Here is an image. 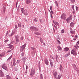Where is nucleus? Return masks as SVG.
Wrapping results in <instances>:
<instances>
[{
	"label": "nucleus",
	"instance_id": "27",
	"mask_svg": "<svg viewBox=\"0 0 79 79\" xmlns=\"http://www.w3.org/2000/svg\"><path fill=\"white\" fill-rule=\"evenodd\" d=\"M63 68L62 66V65L60 64V71L62 70V69Z\"/></svg>",
	"mask_w": 79,
	"mask_h": 79
},
{
	"label": "nucleus",
	"instance_id": "42",
	"mask_svg": "<svg viewBox=\"0 0 79 79\" xmlns=\"http://www.w3.org/2000/svg\"><path fill=\"white\" fill-rule=\"evenodd\" d=\"M12 47H13V46H12V45H9V47H8V48H11Z\"/></svg>",
	"mask_w": 79,
	"mask_h": 79
},
{
	"label": "nucleus",
	"instance_id": "10",
	"mask_svg": "<svg viewBox=\"0 0 79 79\" xmlns=\"http://www.w3.org/2000/svg\"><path fill=\"white\" fill-rule=\"evenodd\" d=\"M31 2V1L30 0H26V3L27 4H29Z\"/></svg>",
	"mask_w": 79,
	"mask_h": 79
},
{
	"label": "nucleus",
	"instance_id": "4",
	"mask_svg": "<svg viewBox=\"0 0 79 79\" xmlns=\"http://www.w3.org/2000/svg\"><path fill=\"white\" fill-rule=\"evenodd\" d=\"M72 19V16H70L69 18L67 19H66V21L68 23H69V22Z\"/></svg>",
	"mask_w": 79,
	"mask_h": 79
},
{
	"label": "nucleus",
	"instance_id": "60",
	"mask_svg": "<svg viewBox=\"0 0 79 79\" xmlns=\"http://www.w3.org/2000/svg\"><path fill=\"white\" fill-rule=\"evenodd\" d=\"M18 61H19V60H17V63H19V62H18Z\"/></svg>",
	"mask_w": 79,
	"mask_h": 79
},
{
	"label": "nucleus",
	"instance_id": "14",
	"mask_svg": "<svg viewBox=\"0 0 79 79\" xmlns=\"http://www.w3.org/2000/svg\"><path fill=\"white\" fill-rule=\"evenodd\" d=\"M56 74H57V72H56L54 74V76L55 78H56Z\"/></svg>",
	"mask_w": 79,
	"mask_h": 79
},
{
	"label": "nucleus",
	"instance_id": "25",
	"mask_svg": "<svg viewBox=\"0 0 79 79\" xmlns=\"http://www.w3.org/2000/svg\"><path fill=\"white\" fill-rule=\"evenodd\" d=\"M34 20L35 22H38V21L37 20L36 18L34 19Z\"/></svg>",
	"mask_w": 79,
	"mask_h": 79
},
{
	"label": "nucleus",
	"instance_id": "38",
	"mask_svg": "<svg viewBox=\"0 0 79 79\" xmlns=\"http://www.w3.org/2000/svg\"><path fill=\"white\" fill-rule=\"evenodd\" d=\"M61 32L62 33H64V30H62L61 31Z\"/></svg>",
	"mask_w": 79,
	"mask_h": 79
},
{
	"label": "nucleus",
	"instance_id": "37",
	"mask_svg": "<svg viewBox=\"0 0 79 79\" xmlns=\"http://www.w3.org/2000/svg\"><path fill=\"white\" fill-rule=\"evenodd\" d=\"M75 0H71V1L72 2L74 3L75 2Z\"/></svg>",
	"mask_w": 79,
	"mask_h": 79
},
{
	"label": "nucleus",
	"instance_id": "56",
	"mask_svg": "<svg viewBox=\"0 0 79 79\" xmlns=\"http://www.w3.org/2000/svg\"><path fill=\"white\" fill-rule=\"evenodd\" d=\"M15 62V58H14L13 59V62Z\"/></svg>",
	"mask_w": 79,
	"mask_h": 79
},
{
	"label": "nucleus",
	"instance_id": "32",
	"mask_svg": "<svg viewBox=\"0 0 79 79\" xmlns=\"http://www.w3.org/2000/svg\"><path fill=\"white\" fill-rule=\"evenodd\" d=\"M32 29H35V30H36V29H37V28H36V27H32Z\"/></svg>",
	"mask_w": 79,
	"mask_h": 79
},
{
	"label": "nucleus",
	"instance_id": "55",
	"mask_svg": "<svg viewBox=\"0 0 79 79\" xmlns=\"http://www.w3.org/2000/svg\"><path fill=\"white\" fill-rule=\"evenodd\" d=\"M17 4H18V2H17L16 3V7H17Z\"/></svg>",
	"mask_w": 79,
	"mask_h": 79
},
{
	"label": "nucleus",
	"instance_id": "11",
	"mask_svg": "<svg viewBox=\"0 0 79 79\" xmlns=\"http://www.w3.org/2000/svg\"><path fill=\"white\" fill-rule=\"evenodd\" d=\"M6 79H12L10 76L8 75L6 76Z\"/></svg>",
	"mask_w": 79,
	"mask_h": 79
},
{
	"label": "nucleus",
	"instance_id": "49",
	"mask_svg": "<svg viewBox=\"0 0 79 79\" xmlns=\"http://www.w3.org/2000/svg\"><path fill=\"white\" fill-rule=\"evenodd\" d=\"M50 9L51 10H52V6H50Z\"/></svg>",
	"mask_w": 79,
	"mask_h": 79
},
{
	"label": "nucleus",
	"instance_id": "23",
	"mask_svg": "<svg viewBox=\"0 0 79 79\" xmlns=\"http://www.w3.org/2000/svg\"><path fill=\"white\" fill-rule=\"evenodd\" d=\"M70 55V53L69 52L68 53V54L65 55V57H67V56H69Z\"/></svg>",
	"mask_w": 79,
	"mask_h": 79
},
{
	"label": "nucleus",
	"instance_id": "62",
	"mask_svg": "<svg viewBox=\"0 0 79 79\" xmlns=\"http://www.w3.org/2000/svg\"><path fill=\"white\" fill-rule=\"evenodd\" d=\"M3 13H5V10H3Z\"/></svg>",
	"mask_w": 79,
	"mask_h": 79
},
{
	"label": "nucleus",
	"instance_id": "28",
	"mask_svg": "<svg viewBox=\"0 0 79 79\" xmlns=\"http://www.w3.org/2000/svg\"><path fill=\"white\" fill-rule=\"evenodd\" d=\"M18 26L19 27H21V23L20 22L19 23L18 25Z\"/></svg>",
	"mask_w": 79,
	"mask_h": 79
},
{
	"label": "nucleus",
	"instance_id": "40",
	"mask_svg": "<svg viewBox=\"0 0 79 79\" xmlns=\"http://www.w3.org/2000/svg\"><path fill=\"white\" fill-rule=\"evenodd\" d=\"M12 50V49H11V50H9L7 51V52H8V53H9V52H11Z\"/></svg>",
	"mask_w": 79,
	"mask_h": 79
},
{
	"label": "nucleus",
	"instance_id": "64",
	"mask_svg": "<svg viewBox=\"0 0 79 79\" xmlns=\"http://www.w3.org/2000/svg\"><path fill=\"white\" fill-rule=\"evenodd\" d=\"M43 44H44V46H45V45H46L45 44V43H44Z\"/></svg>",
	"mask_w": 79,
	"mask_h": 79
},
{
	"label": "nucleus",
	"instance_id": "47",
	"mask_svg": "<svg viewBox=\"0 0 79 79\" xmlns=\"http://www.w3.org/2000/svg\"><path fill=\"white\" fill-rule=\"evenodd\" d=\"M23 37H21V38H20V39L21 40H23Z\"/></svg>",
	"mask_w": 79,
	"mask_h": 79
},
{
	"label": "nucleus",
	"instance_id": "35",
	"mask_svg": "<svg viewBox=\"0 0 79 79\" xmlns=\"http://www.w3.org/2000/svg\"><path fill=\"white\" fill-rule=\"evenodd\" d=\"M57 44H61L60 42V41L59 40H58L57 41Z\"/></svg>",
	"mask_w": 79,
	"mask_h": 79
},
{
	"label": "nucleus",
	"instance_id": "52",
	"mask_svg": "<svg viewBox=\"0 0 79 79\" xmlns=\"http://www.w3.org/2000/svg\"><path fill=\"white\" fill-rule=\"evenodd\" d=\"M28 68V66H27V65H26V69L27 70V69Z\"/></svg>",
	"mask_w": 79,
	"mask_h": 79
},
{
	"label": "nucleus",
	"instance_id": "2",
	"mask_svg": "<svg viewBox=\"0 0 79 79\" xmlns=\"http://www.w3.org/2000/svg\"><path fill=\"white\" fill-rule=\"evenodd\" d=\"M76 51V49L74 48L71 51V54H73V55H77V53Z\"/></svg>",
	"mask_w": 79,
	"mask_h": 79
},
{
	"label": "nucleus",
	"instance_id": "31",
	"mask_svg": "<svg viewBox=\"0 0 79 79\" xmlns=\"http://www.w3.org/2000/svg\"><path fill=\"white\" fill-rule=\"evenodd\" d=\"M40 78L41 79H43V75L41 74L40 75Z\"/></svg>",
	"mask_w": 79,
	"mask_h": 79
},
{
	"label": "nucleus",
	"instance_id": "57",
	"mask_svg": "<svg viewBox=\"0 0 79 79\" xmlns=\"http://www.w3.org/2000/svg\"><path fill=\"white\" fill-rule=\"evenodd\" d=\"M51 17L52 18H53V16H52V15H51Z\"/></svg>",
	"mask_w": 79,
	"mask_h": 79
},
{
	"label": "nucleus",
	"instance_id": "17",
	"mask_svg": "<svg viewBox=\"0 0 79 79\" xmlns=\"http://www.w3.org/2000/svg\"><path fill=\"white\" fill-rule=\"evenodd\" d=\"M4 55H5V53L3 52L2 53H1L0 54V56H1V57L3 56Z\"/></svg>",
	"mask_w": 79,
	"mask_h": 79
},
{
	"label": "nucleus",
	"instance_id": "13",
	"mask_svg": "<svg viewBox=\"0 0 79 79\" xmlns=\"http://www.w3.org/2000/svg\"><path fill=\"white\" fill-rule=\"evenodd\" d=\"M74 23L73 22H72L70 24V25L72 27H73L74 26Z\"/></svg>",
	"mask_w": 79,
	"mask_h": 79
},
{
	"label": "nucleus",
	"instance_id": "26",
	"mask_svg": "<svg viewBox=\"0 0 79 79\" xmlns=\"http://www.w3.org/2000/svg\"><path fill=\"white\" fill-rule=\"evenodd\" d=\"M40 42H41L42 43H43V39L42 38H40Z\"/></svg>",
	"mask_w": 79,
	"mask_h": 79
},
{
	"label": "nucleus",
	"instance_id": "30",
	"mask_svg": "<svg viewBox=\"0 0 79 79\" xmlns=\"http://www.w3.org/2000/svg\"><path fill=\"white\" fill-rule=\"evenodd\" d=\"M55 4H56V6H58V3H57V1H56L55 2Z\"/></svg>",
	"mask_w": 79,
	"mask_h": 79
},
{
	"label": "nucleus",
	"instance_id": "9",
	"mask_svg": "<svg viewBox=\"0 0 79 79\" xmlns=\"http://www.w3.org/2000/svg\"><path fill=\"white\" fill-rule=\"evenodd\" d=\"M45 64L48 65L49 62L48 60L47 59H45Z\"/></svg>",
	"mask_w": 79,
	"mask_h": 79
},
{
	"label": "nucleus",
	"instance_id": "45",
	"mask_svg": "<svg viewBox=\"0 0 79 79\" xmlns=\"http://www.w3.org/2000/svg\"><path fill=\"white\" fill-rule=\"evenodd\" d=\"M74 47H75V48L76 49H77V46H75Z\"/></svg>",
	"mask_w": 79,
	"mask_h": 79
},
{
	"label": "nucleus",
	"instance_id": "41",
	"mask_svg": "<svg viewBox=\"0 0 79 79\" xmlns=\"http://www.w3.org/2000/svg\"><path fill=\"white\" fill-rule=\"evenodd\" d=\"M13 64L14 66H15L16 65V63L15 62H13Z\"/></svg>",
	"mask_w": 79,
	"mask_h": 79
},
{
	"label": "nucleus",
	"instance_id": "54",
	"mask_svg": "<svg viewBox=\"0 0 79 79\" xmlns=\"http://www.w3.org/2000/svg\"><path fill=\"white\" fill-rule=\"evenodd\" d=\"M24 20L26 22H27V20L26 19H25Z\"/></svg>",
	"mask_w": 79,
	"mask_h": 79
},
{
	"label": "nucleus",
	"instance_id": "33",
	"mask_svg": "<svg viewBox=\"0 0 79 79\" xmlns=\"http://www.w3.org/2000/svg\"><path fill=\"white\" fill-rule=\"evenodd\" d=\"M16 42H19V39H16Z\"/></svg>",
	"mask_w": 79,
	"mask_h": 79
},
{
	"label": "nucleus",
	"instance_id": "24",
	"mask_svg": "<svg viewBox=\"0 0 79 79\" xmlns=\"http://www.w3.org/2000/svg\"><path fill=\"white\" fill-rule=\"evenodd\" d=\"M23 14H24V15H28V13H27V12L26 11V12H24V13H23Z\"/></svg>",
	"mask_w": 79,
	"mask_h": 79
},
{
	"label": "nucleus",
	"instance_id": "58",
	"mask_svg": "<svg viewBox=\"0 0 79 79\" xmlns=\"http://www.w3.org/2000/svg\"><path fill=\"white\" fill-rule=\"evenodd\" d=\"M77 9H78V7L76 6V10H77Z\"/></svg>",
	"mask_w": 79,
	"mask_h": 79
},
{
	"label": "nucleus",
	"instance_id": "53",
	"mask_svg": "<svg viewBox=\"0 0 79 79\" xmlns=\"http://www.w3.org/2000/svg\"><path fill=\"white\" fill-rule=\"evenodd\" d=\"M76 39H77L78 38L77 35H75V37Z\"/></svg>",
	"mask_w": 79,
	"mask_h": 79
},
{
	"label": "nucleus",
	"instance_id": "59",
	"mask_svg": "<svg viewBox=\"0 0 79 79\" xmlns=\"http://www.w3.org/2000/svg\"><path fill=\"white\" fill-rule=\"evenodd\" d=\"M27 71H26V72H25V73L26 74H27Z\"/></svg>",
	"mask_w": 79,
	"mask_h": 79
},
{
	"label": "nucleus",
	"instance_id": "34",
	"mask_svg": "<svg viewBox=\"0 0 79 79\" xmlns=\"http://www.w3.org/2000/svg\"><path fill=\"white\" fill-rule=\"evenodd\" d=\"M24 55V52H23L21 54V56H22V57H23Z\"/></svg>",
	"mask_w": 79,
	"mask_h": 79
},
{
	"label": "nucleus",
	"instance_id": "43",
	"mask_svg": "<svg viewBox=\"0 0 79 79\" xmlns=\"http://www.w3.org/2000/svg\"><path fill=\"white\" fill-rule=\"evenodd\" d=\"M12 56H10V57L9 58V59H8V60H10L11 59V58H12Z\"/></svg>",
	"mask_w": 79,
	"mask_h": 79
},
{
	"label": "nucleus",
	"instance_id": "7",
	"mask_svg": "<svg viewBox=\"0 0 79 79\" xmlns=\"http://www.w3.org/2000/svg\"><path fill=\"white\" fill-rule=\"evenodd\" d=\"M53 22L54 23L56 26H57L58 28L59 27V23L58 22H56V21H54V20H53Z\"/></svg>",
	"mask_w": 79,
	"mask_h": 79
},
{
	"label": "nucleus",
	"instance_id": "21",
	"mask_svg": "<svg viewBox=\"0 0 79 79\" xmlns=\"http://www.w3.org/2000/svg\"><path fill=\"white\" fill-rule=\"evenodd\" d=\"M70 32L71 34H75V31H73V30H71L70 31Z\"/></svg>",
	"mask_w": 79,
	"mask_h": 79
},
{
	"label": "nucleus",
	"instance_id": "6",
	"mask_svg": "<svg viewBox=\"0 0 79 79\" xmlns=\"http://www.w3.org/2000/svg\"><path fill=\"white\" fill-rule=\"evenodd\" d=\"M26 46V45L24 44L22 46V49H21L20 50L21 52H22L23 51V50L25 48Z\"/></svg>",
	"mask_w": 79,
	"mask_h": 79
},
{
	"label": "nucleus",
	"instance_id": "22",
	"mask_svg": "<svg viewBox=\"0 0 79 79\" xmlns=\"http://www.w3.org/2000/svg\"><path fill=\"white\" fill-rule=\"evenodd\" d=\"M22 60L25 63L26 60L25 57H23L22 59Z\"/></svg>",
	"mask_w": 79,
	"mask_h": 79
},
{
	"label": "nucleus",
	"instance_id": "48",
	"mask_svg": "<svg viewBox=\"0 0 79 79\" xmlns=\"http://www.w3.org/2000/svg\"><path fill=\"white\" fill-rule=\"evenodd\" d=\"M74 6H72V9H73V10H74Z\"/></svg>",
	"mask_w": 79,
	"mask_h": 79
},
{
	"label": "nucleus",
	"instance_id": "46",
	"mask_svg": "<svg viewBox=\"0 0 79 79\" xmlns=\"http://www.w3.org/2000/svg\"><path fill=\"white\" fill-rule=\"evenodd\" d=\"M8 40H5L4 42H5V43H6V42H8Z\"/></svg>",
	"mask_w": 79,
	"mask_h": 79
},
{
	"label": "nucleus",
	"instance_id": "8",
	"mask_svg": "<svg viewBox=\"0 0 79 79\" xmlns=\"http://www.w3.org/2000/svg\"><path fill=\"white\" fill-rule=\"evenodd\" d=\"M4 76V73L2 71L0 70V77H3Z\"/></svg>",
	"mask_w": 79,
	"mask_h": 79
},
{
	"label": "nucleus",
	"instance_id": "51",
	"mask_svg": "<svg viewBox=\"0 0 79 79\" xmlns=\"http://www.w3.org/2000/svg\"><path fill=\"white\" fill-rule=\"evenodd\" d=\"M76 65L74 64V65H73V68H75V67H76Z\"/></svg>",
	"mask_w": 79,
	"mask_h": 79
},
{
	"label": "nucleus",
	"instance_id": "15",
	"mask_svg": "<svg viewBox=\"0 0 79 79\" xmlns=\"http://www.w3.org/2000/svg\"><path fill=\"white\" fill-rule=\"evenodd\" d=\"M57 48L59 50H62V48L59 46H58Z\"/></svg>",
	"mask_w": 79,
	"mask_h": 79
},
{
	"label": "nucleus",
	"instance_id": "18",
	"mask_svg": "<svg viewBox=\"0 0 79 79\" xmlns=\"http://www.w3.org/2000/svg\"><path fill=\"white\" fill-rule=\"evenodd\" d=\"M58 59H59V57L57 55H56V60L58 62Z\"/></svg>",
	"mask_w": 79,
	"mask_h": 79
},
{
	"label": "nucleus",
	"instance_id": "39",
	"mask_svg": "<svg viewBox=\"0 0 79 79\" xmlns=\"http://www.w3.org/2000/svg\"><path fill=\"white\" fill-rule=\"evenodd\" d=\"M15 28L16 29H17L18 28V26L17 25H15Z\"/></svg>",
	"mask_w": 79,
	"mask_h": 79
},
{
	"label": "nucleus",
	"instance_id": "36",
	"mask_svg": "<svg viewBox=\"0 0 79 79\" xmlns=\"http://www.w3.org/2000/svg\"><path fill=\"white\" fill-rule=\"evenodd\" d=\"M35 34L36 35H41L39 33H38V32L35 33Z\"/></svg>",
	"mask_w": 79,
	"mask_h": 79
},
{
	"label": "nucleus",
	"instance_id": "63",
	"mask_svg": "<svg viewBox=\"0 0 79 79\" xmlns=\"http://www.w3.org/2000/svg\"><path fill=\"white\" fill-rule=\"evenodd\" d=\"M77 43H78V44H79V41H78V42H77Z\"/></svg>",
	"mask_w": 79,
	"mask_h": 79
},
{
	"label": "nucleus",
	"instance_id": "29",
	"mask_svg": "<svg viewBox=\"0 0 79 79\" xmlns=\"http://www.w3.org/2000/svg\"><path fill=\"white\" fill-rule=\"evenodd\" d=\"M15 39H19V36L18 35H17L15 36Z\"/></svg>",
	"mask_w": 79,
	"mask_h": 79
},
{
	"label": "nucleus",
	"instance_id": "12",
	"mask_svg": "<svg viewBox=\"0 0 79 79\" xmlns=\"http://www.w3.org/2000/svg\"><path fill=\"white\" fill-rule=\"evenodd\" d=\"M50 64L52 67V68L53 67V63L52 62V61H50Z\"/></svg>",
	"mask_w": 79,
	"mask_h": 79
},
{
	"label": "nucleus",
	"instance_id": "19",
	"mask_svg": "<svg viewBox=\"0 0 79 79\" xmlns=\"http://www.w3.org/2000/svg\"><path fill=\"white\" fill-rule=\"evenodd\" d=\"M61 76H62L61 74H60L59 75L58 77V79H60L61 78Z\"/></svg>",
	"mask_w": 79,
	"mask_h": 79
},
{
	"label": "nucleus",
	"instance_id": "5",
	"mask_svg": "<svg viewBox=\"0 0 79 79\" xmlns=\"http://www.w3.org/2000/svg\"><path fill=\"white\" fill-rule=\"evenodd\" d=\"M61 18L62 19L65 20V19L66 18V15L64 14H63L61 16Z\"/></svg>",
	"mask_w": 79,
	"mask_h": 79
},
{
	"label": "nucleus",
	"instance_id": "3",
	"mask_svg": "<svg viewBox=\"0 0 79 79\" xmlns=\"http://www.w3.org/2000/svg\"><path fill=\"white\" fill-rule=\"evenodd\" d=\"M2 68L3 69H4L5 70L7 71L8 70L7 69V67H6V65H5V64H3L2 65Z\"/></svg>",
	"mask_w": 79,
	"mask_h": 79
},
{
	"label": "nucleus",
	"instance_id": "44",
	"mask_svg": "<svg viewBox=\"0 0 79 79\" xmlns=\"http://www.w3.org/2000/svg\"><path fill=\"white\" fill-rule=\"evenodd\" d=\"M54 27H55V28L56 29V30H57L58 29V28H57V26L56 27L55 26V25H54Z\"/></svg>",
	"mask_w": 79,
	"mask_h": 79
},
{
	"label": "nucleus",
	"instance_id": "20",
	"mask_svg": "<svg viewBox=\"0 0 79 79\" xmlns=\"http://www.w3.org/2000/svg\"><path fill=\"white\" fill-rule=\"evenodd\" d=\"M21 11H22V13L23 14L24 13V12H25V10H24V9L23 8H22L21 9Z\"/></svg>",
	"mask_w": 79,
	"mask_h": 79
},
{
	"label": "nucleus",
	"instance_id": "50",
	"mask_svg": "<svg viewBox=\"0 0 79 79\" xmlns=\"http://www.w3.org/2000/svg\"><path fill=\"white\" fill-rule=\"evenodd\" d=\"M31 49H32V50H34L35 49V48H34L31 47Z\"/></svg>",
	"mask_w": 79,
	"mask_h": 79
},
{
	"label": "nucleus",
	"instance_id": "61",
	"mask_svg": "<svg viewBox=\"0 0 79 79\" xmlns=\"http://www.w3.org/2000/svg\"><path fill=\"white\" fill-rule=\"evenodd\" d=\"M51 58L52 59H53V58L52 56H51Z\"/></svg>",
	"mask_w": 79,
	"mask_h": 79
},
{
	"label": "nucleus",
	"instance_id": "1",
	"mask_svg": "<svg viewBox=\"0 0 79 79\" xmlns=\"http://www.w3.org/2000/svg\"><path fill=\"white\" fill-rule=\"evenodd\" d=\"M35 70L34 69H31V73H30V76H31V77H33L35 74Z\"/></svg>",
	"mask_w": 79,
	"mask_h": 79
},
{
	"label": "nucleus",
	"instance_id": "16",
	"mask_svg": "<svg viewBox=\"0 0 79 79\" xmlns=\"http://www.w3.org/2000/svg\"><path fill=\"white\" fill-rule=\"evenodd\" d=\"M69 50V48H64V51L65 52H67Z\"/></svg>",
	"mask_w": 79,
	"mask_h": 79
}]
</instances>
